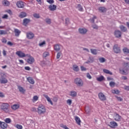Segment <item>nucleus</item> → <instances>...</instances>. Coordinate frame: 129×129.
<instances>
[{
	"mask_svg": "<svg viewBox=\"0 0 129 129\" xmlns=\"http://www.w3.org/2000/svg\"><path fill=\"white\" fill-rule=\"evenodd\" d=\"M113 117L116 121H119L121 119V117L117 113H114Z\"/></svg>",
	"mask_w": 129,
	"mask_h": 129,
	"instance_id": "obj_13",
	"label": "nucleus"
},
{
	"mask_svg": "<svg viewBox=\"0 0 129 129\" xmlns=\"http://www.w3.org/2000/svg\"><path fill=\"white\" fill-rule=\"evenodd\" d=\"M26 56L28 57L26 60L28 64H33L35 62V58L34 57L32 56V55L30 54H26Z\"/></svg>",
	"mask_w": 129,
	"mask_h": 129,
	"instance_id": "obj_5",
	"label": "nucleus"
},
{
	"mask_svg": "<svg viewBox=\"0 0 129 129\" xmlns=\"http://www.w3.org/2000/svg\"><path fill=\"white\" fill-rule=\"evenodd\" d=\"M99 60L100 63H104V62H105L106 61L105 58H104V57H100L99 58Z\"/></svg>",
	"mask_w": 129,
	"mask_h": 129,
	"instance_id": "obj_42",
	"label": "nucleus"
},
{
	"mask_svg": "<svg viewBox=\"0 0 129 129\" xmlns=\"http://www.w3.org/2000/svg\"><path fill=\"white\" fill-rule=\"evenodd\" d=\"M43 96H44V97L46 98L47 101H48V102H49V103H50L51 105H53V102L52 101V100H51V98L49 97V96H48V95L44 94H43Z\"/></svg>",
	"mask_w": 129,
	"mask_h": 129,
	"instance_id": "obj_10",
	"label": "nucleus"
},
{
	"mask_svg": "<svg viewBox=\"0 0 129 129\" xmlns=\"http://www.w3.org/2000/svg\"><path fill=\"white\" fill-rule=\"evenodd\" d=\"M0 127L3 129H6L8 127V124L5 122L0 121Z\"/></svg>",
	"mask_w": 129,
	"mask_h": 129,
	"instance_id": "obj_14",
	"label": "nucleus"
},
{
	"mask_svg": "<svg viewBox=\"0 0 129 129\" xmlns=\"http://www.w3.org/2000/svg\"><path fill=\"white\" fill-rule=\"evenodd\" d=\"M3 4L4 6H5V7H9V5H10V2L8 1V0H4L3 2Z\"/></svg>",
	"mask_w": 129,
	"mask_h": 129,
	"instance_id": "obj_33",
	"label": "nucleus"
},
{
	"mask_svg": "<svg viewBox=\"0 0 129 129\" xmlns=\"http://www.w3.org/2000/svg\"><path fill=\"white\" fill-rule=\"evenodd\" d=\"M8 32L6 30H1V35H7Z\"/></svg>",
	"mask_w": 129,
	"mask_h": 129,
	"instance_id": "obj_48",
	"label": "nucleus"
},
{
	"mask_svg": "<svg viewBox=\"0 0 129 129\" xmlns=\"http://www.w3.org/2000/svg\"><path fill=\"white\" fill-rule=\"evenodd\" d=\"M114 35L115 38H120L121 37V32L119 30H115L114 32Z\"/></svg>",
	"mask_w": 129,
	"mask_h": 129,
	"instance_id": "obj_9",
	"label": "nucleus"
},
{
	"mask_svg": "<svg viewBox=\"0 0 129 129\" xmlns=\"http://www.w3.org/2000/svg\"><path fill=\"white\" fill-rule=\"evenodd\" d=\"M45 22H46V24H51V20L49 18H46L45 19Z\"/></svg>",
	"mask_w": 129,
	"mask_h": 129,
	"instance_id": "obj_46",
	"label": "nucleus"
},
{
	"mask_svg": "<svg viewBox=\"0 0 129 129\" xmlns=\"http://www.w3.org/2000/svg\"><path fill=\"white\" fill-rule=\"evenodd\" d=\"M122 51L124 54H129V49L126 47H124L123 48Z\"/></svg>",
	"mask_w": 129,
	"mask_h": 129,
	"instance_id": "obj_28",
	"label": "nucleus"
},
{
	"mask_svg": "<svg viewBox=\"0 0 129 129\" xmlns=\"http://www.w3.org/2000/svg\"><path fill=\"white\" fill-rule=\"evenodd\" d=\"M2 43H7V39L5 38H3L2 39Z\"/></svg>",
	"mask_w": 129,
	"mask_h": 129,
	"instance_id": "obj_60",
	"label": "nucleus"
},
{
	"mask_svg": "<svg viewBox=\"0 0 129 129\" xmlns=\"http://www.w3.org/2000/svg\"><path fill=\"white\" fill-rule=\"evenodd\" d=\"M25 5L24 4V2H18L17 3V6L18 8H23L24 7Z\"/></svg>",
	"mask_w": 129,
	"mask_h": 129,
	"instance_id": "obj_20",
	"label": "nucleus"
},
{
	"mask_svg": "<svg viewBox=\"0 0 129 129\" xmlns=\"http://www.w3.org/2000/svg\"><path fill=\"white\" fill-rule=\"evenodd\" d=\"M43 57H47V56H49V52H45L44 53H43Z\"/></svg>",
	"mask_w": 129,
	"mask_h": 129,
	"instance_id": "obj_50",
	"label": "nucleus"
},
{
	"mask_svg": "<svg viewBox=\"0 0 129 129\" xmlns=\"http://www.w3.org/2000/svg\"><path fill=\"white\" fill-rule=\"evenodd\" d=\"M33 17L36 18V19H39L40 18V15L35 13L33 15Z\"/></svg>",
	"mask_w": 129,
	"mask_h": 129,
	"instance_id": "obj_47",
	"label": "nucleus"
},
{
	"mask_svg": "<svg viewBox=\"0 0 129 129\" xmlns=\"http://www.w3.org/2000/svg\"><path fill=\"white\" fill-rule=\"evenodd\" d=\"M15 127H16V128L17 129H23V125H21V124H15L14 125Z\"/></svg>",
	"mask_w": 129,
	"mask_h": 129,
	"instance_id": "obj_37",
	"label": "nucleus"
},
{
	"mask_svg": "<svg viewBox=\"0 0 129 129\" xmlns=\"http://www.w3.org/2000/svg\"><path fill=\"white\" fill-rule=\"evenodd\" d=\"M32 100L33 102H36V101H38V100H39V97L37 95H35L33 96Z\"/></svg>",
	"mask_w": 129,
	"mask_h": 129,
	"instance_id": "obj_34",
	"label": "nucleus"
},
{
	"mask_svg": "<svg viewBox=\"0 0 129 129\" xmlns=\"http://www.w3.org/2000/svg\"><path fill=\"white\" fill-rule=\"evenodd\" d=\"M103 71L104 73H105L106 74H109L110 75H112V73L109 71V70H108L103 69Z\"/></svg>",
	"mask_w": 129,
	"mask_h": 129,
	"instance_id": "obj_32",
	"label": "nucleus"
},
{
	"mask_svg": "<svg viewBox=\"0 0 129 129\" xmlns=\"http://www.w3.org/2000/svg\"><path fill=\"white\" fill-rule=\"evenodd\" d=\"M109 85L110 86H111V87H114V86L115 85V83L113 82H111L109 83Z\"/></svg>",
	"mask_w": 129,
	"mask_h": 129,
	"instance_id": "obj_49",
	"label": "nucleus"
},
{
	"mask_svg": "<svg viewBox=\"0 0 129 129\" xmlns=\"http://www.w3.org/2000/svg\"><path fill=\"white\" fill-rule=\"evenodd\" d=\"M18 89L20 92H21V93H25V92L26 91V90L24 89L23 87H22L20 86H18Z\"/></svg>",
	"mask_w": 129,
	"mask_h": 129,
	"instance_id": "obj_31",
	"label": "nucleus"
},
{
	"mask_svg": "<svg viewBox=\"0 0 129 129\" xmlns=\"http://www.w3.org/2000/svg\"><path fill=\"white\" fill-rule=\"evenodd\" d=\"M87 29L86 28H79V32L80 34H82V35H85V34H86L87 33Z\"/></svg>",
	"mask_w": 129,
	"mask_h": 129,
	"instance_id": "obj_12",
	"label": "nucleus"
},
{
	"mask_svg": "<svg viewBox=\"0 0 129 129\" xmlns=\"http://www.w3.org/2000/svg\"><path fill=\"white\" fill-rule=\"evenodd\" d=\"M73 70L76 72H78V71H79V67L76 64H74L73 66Z\"/></svg>",
	"mask_w": 129,
	"mask_h": 129,
	"instance_id": "obj_29",
	"label": "nucleus"
},
{
	"mask_svg": "<svg viewBox=\"0 0 129 129\" xmlns=\"http://www.w3.org/2000/svg\"><path fill=\"white\" fill-rule=\"evenodd\" d=\"M81 70L82 71H86V69L84 67L81 66Z\"/></svg>",
	"mask_w": 129,
	"mask_h": 129,
	"instance_id": "obj_55",
	"label": "nucleus"
},
{
	"mask_svg": "<svg viewBox=\"0 0 129 129\" xmlns=\"http://www.w3.org/2000/svg\"><path fill=\"white\" fill-rule=\"evenodd\" d=\"M15 36L16 37H19L20 36V34H21V31L18 29H15L14 30Z\"/></svg>",
	"mask_w": 129,
	"mask_h": 129,
	"instance_id": "obj_26",
	"label": "nucleus"
},
{
	"mask_svg": "<svg viewBox=\"0 0 129 129\" xmlns=\"http://www.w3.org/2000/svg\"><path fill=\"white\" fill-rule=\"evenodd\" d=\"M98 10L100 13L106 12V8L105 7H99Z\"/></svg>",
	"mask_w": 129,
	"mask_h": 129,
	"instance_id": "obj_22",
	"label": "nucleus"
},
{
	"mask_svg": "<svg viewBox=\"0 0 129 129\" xmlns=\"http://www.w3.org/2000/svg\"><path fill=\"white\" fill-rule=\"evenodd\" d=\"M76 9H77L80 12H83V7H82L80 4L77 5Z\"/></svg>",
	"mask_w": 129,
	"mask_h": 129,
	"instance_id": "obj_25",
	"label": "nucleus"
},
{
	"mask_svg": "<svg viewBox=\"0 0 129 129\" xmlns=\"http://www.w3.org/2000/svg\"><path fill=\"white\" fill-rule=\"evenodd\" d=\"M109 126H110L112 128H114L116 126H117V123L115 121H111L110 122Z\"/></svg>",
	"mask_w": 129,
	"mask_h": 129,
	"instance_id": "obj_15",
	"label": "nucleus"
},
{
	"mask_svg": "<svg viewBox=\"0 0 129 129\" xmlns=\"http://www.w3.org/2000/svg\"><path fill=\"white\" fill-rule=\"evenodd\" d=\"M5 97V95L4 94V93L0 92V97Z\"/></svg>",
	"mask_w": 129,
	"mask_h": 129,
	"instance_id": "obj_64",
	"label": "nucleus"
},
{
	"mask_svg": "<svg viewBox=\"0 0 129 129\" xmlns=\"http://www.w3.org/2000/svg\"><path fill=\"white\" fill-rule=\"evenodd\" d=\"M85 111L86 113L88 114L89 112H90V108H89V107H86L85 108Z\"/></svg>",
	"mask_w": 129,
	"mask_h": 129,
	"instance_id": "obj_43",
	"label": "nucleus"
},
{
	"mask_svg": "<svg viewBox=\"0 0 129 129\" xmlns=\"http://www.w3.org/2000/svg\"><path fill=\"white\" fill-rule=\"evenodd\" d=\"M74 83L78 87H82V86L84 85V83H83V81L82 80V79L79 78H77L74 80Z\"/></svg>",
	"mask_w": 129,
	"mask_h": 129,
	"instance_id": "obj_3",
	"label": "nucleus"
},
{
	"mask_svg": "<svg viewBox=\"0 0 129 129\" xmlns=\"http://www.w3.org/2000/svg\"><path fill=\"white\" fill-rule=\"evenodd\" d=\"M111 92L113 94H119V91H118V90H112Z\"/></svg>",
	"mask_w": 129,
	"mask_h": 129,
	"instance_id": "obj_41",
	"label": "nucleus"
},
{
	"mask_svg": "<svg viewBox=\"0 0 129 129\" xmlns=\"http://www.w3.org/2000/svg\"><path fill=\"white\" fill-rule=\"evenodd\" d=\"M119 72L121 74H123V75H127L128 74V69L127 67H124L123 68H121L119 69Z\"/></svg>",
	"mask_w": 129,
	"mask_h": 129,
	"instance_id": "obj_4",
	"label": "nucleus"
},
{
	"mask_svg": "<svg viewBox=\"0 0 129 129\" xmlns=\"http://www.w3.org/2000/svg\"><path fill=\"white\" fill-rule=\"evenodd\" d=\"M20 18H23L27 17V13L25 12H21L19 15Z\"/></svg>",
	"mask_w": 129,
	"mask_h": 129,
	"instance_id": "obj_35",
	"label": "nucleus"
},
{
	"mask_svg": "<svg viewBox=\"0 0 129 129\" xmlns=\"http://www.w3.org/2000/svg\"><path fill=\"white\" fill-rule=\"evenodd\" d=\"M60 48H61V45L59 44H55L54 46V50H55V51H56V52L60 51Z\"/></svg>",
	"mask_w": 129,
	"mask_h": 129,
	"instance_id": "obj_21",
	"label": "nucleus"
},
{
	"mask_svg": "<svg viewBox=\"0 0 129 129\" xmlns=\"http://www.w3.org/2000/svg\"><path fill=\"white\" fill-rule=\"evenodd\" d=\"M45 45H46L45 41H40L39 43V47H44Z\"/></svg>",
	"mask_w": 129,
	"mask_h": 129,
	"instance_id": "obj_36",
	"label": "nucleus"
},
{
	"mask_svg": "<svg viewBox=\"0 0 129 129\" xmlns=\"http://www.w3.org/2000/svg\"><path fill=\"white\" fill-rule=\"evenodd\" d=\"M37 113L40 115L46 113V107H45V106L42 104L39 105L37 108Z\"/></svg>",
	"mask_w": 129,
	"mask_h": 129,
	"instance_id": "obj_2",
	"label": "nucleus"
},
{
	"mask_svg": "<svg viewBox=\"0 0 129 129\" xmlns=\"http://www.w3.org/2000/svg\"><path fill=\"white\" fill-rule=\"evenodd\" d=\"M16 54L18 56V57H20V58H24L27 56V55H26L25 53L22 52V51H18L16 52Z\"/></svg>",
	"mask_w": 129,
	"mask_h": 129,
	"instance_id": "obj_8",
	"label": "nucleus"
},
{
	"mask_svg": "<svg viewBox=\"0 0 129 129\" xmlns=\"http://www.w3.org/2000/svg\"><path fill=\"white\" fill-rule=\"evenodd\" d=\"M116 98L117 99V100H118V101H122V98L120 97L116 96Z\"/></svg>",
	"mask_w": 129,
	"mask_h": 129,
	"instance_id": "obj_56",
	"label": "nucleus"
},
{
	"mask_svg": "<svg viewBox=\"0 0 129 129\" xmlns=\"http://www.w3.org/2000/svg\"><path fill=\"white\" fill-rule=\"evenodd\" d=\"M96 80L99 81V82H101V81L104 80V77H103V76H100V77H97Z\"/></svg>",
	"mask_w": 129,
	"mask_h": 129,
	"instance_id": "obj_27",
	"label": "nucleus"
},
{
	"mask_svg": "<svg viewBox=\"0 0 129 129\" xmlns=\"http://www.w3.org/2000/svg\"><path fill=\"white\" fill-rule=\"evenodd\" d=\"M98 97L101 101H105V100H106V97L102 93H99L98 94Z\"/></svg>",
	"mask_w": 129,
	"mask_h": 129,
	"instance_id": "obj_7",
	"label": "nucleus"
},
{
	"mask_svg": "<svg viewBox=\"0 0 129 129\" xmlns=\"http://www.w3.org/2000/svg\"><path fill=\"white\" fill-rule=\"evenodd\" d=\"M25 70H27L28 71H30V70H31V68H30V67H25Z\"/></svg>",
	"mask_w": 129,
	"mask_h": 129,
	"instance_id": "obj_59",
	"label": "nucleus"
},
{
	"mask_svg": "<svg viewBox=\"0 0 129 129\" xmlns=\"http://www.w3.org/2000/svg\"><path fill=\"white\" fill-rule=\"evenodd\" d=\"M31 22V20L29 19L25 18L23 20V25L27 26V25Z\"/></svg>",
	"mask_w": 129,
	"mask_h": 129,
	"instance_id": "obj_19",
	"label": "nucleus"
},
{
	"mask_svg": "<svg viewBox=\"0 0 129 129\" xmlns=\"http://www.w3.org/2000/svg\"><path fill=\"white\" fill-rule=\"evenodd\" d=\"M70 95L71 97H75L77 96V92L75 91H72L70 92Z\"/></svg>",
	"mask_w": 129,
	"mask_h": 129,
	"instance_id": "obj_23",
	"label": "nucleus"
},
{
	"mask_svg": "<svg viewBox=\"0 0 129 129\" xmlns=\"http://www.w3.org/2000/svg\"><path fill=\"white\" fill-rule=\"evenodd\" d=\"M113 50L114 52V53H116V54H118V53H120V47L118 46V45L116 44L114 45L113 48Z\"/></svg>",
	"mask_w": 129,
	"mask_h": 129,
	"instance_id": "obj_6",
	"label": "nucleus"
},
{
	"mask_svg": "<svg viewBox=\"0 0 129 129\" xmlns=\"http://www.w3.org/2000/svg\"><path fill=\"white\" fill-rule=\"evenodd\" d=\"M0 82L3 84H5L6 83H8V80H7L5 77H2L0 78Z\"/></svg>",
	"mask_w": 129,
	"mask_h": 129,
	"instance_id": "obj_17",
	"label": "nucleus"
},
{
	"mask_svg": "<svg viewBox=\"0 0 129 129\" xmlns=\"http://www.w3.org/2000/svg\"><path fill=\"white\" fill-rule=\"evenodd\" d=\"M92 28H93V29H98V27L96 25H93Z\"/></svg>",
	"mask_w": 129,
	"mask_h": 129,
	"instance_id": "obj_62",
	"label": "nucleus"
},
{
	"mask_svg": "<svg viewBox=\"0 0 129 129\" xmlns=\"http://www.w3.org/2000/svg\"><path fill=\"white\" fill-rule=\"evenodd\" d=\"M20 107V105L19 104H14L11 106V108L13 109V110H17V109H19Z\"/></svg>",
	"mask_w": 129,
	"mask_h": 129,
	"instance_id": "obj_24",
	"label": "nucleus"
},
{
	"mask_svg": "<svg viewBox=\"0 0 129 129\" xmlns=\"http://www.w3.org/2000/svg\"><path fill=\"white\" fill-rule=\"evenodd\" d=\"M27 80L30 83V84H35V81L33 79V78L29 77L27 78Z\"/></svg>",
	"mask_w": 129,
	"mask_h": 129,
	"instance_id": "obj_18",
	"label": "nucleus"
},
{
	"mask_svg": "<svg viewBox=\"0 0 129 129\" xmlns=\"http://www.w3.org/2000/svg\"><path fill=\"white\" fill-rule=\"evenodd\" d=\"M75 120H76V122H77V123L79 125H80V123L81 122V120H80V118H79V117H78V116H76L75 117Z\"/></svg>",
	"mask_w": 129,
	"mask_h": 129,
	"instance_id": "obj_30",
	"label": "nucleus"
},
{
	"mask_svg": "<svg viewBox=\"0 0 129 129\" xmlns=\"http://www.w3.org/2000/svg\"><path fill=\"white\" fill-rule=\"evenodd\" d=\"M53 101H54V102H57V101H58V97L56 96L54 97L53 98Z\"/></svg>",
	"mask_w": 129,
	"mask_h": 129,
	"instance_id": "obj_51",
	"label": "nucleus"
},
{
	"mask_svg": "<svg viewBox=\"0 0 129 129\" xmlns=\"http://www.w3.org/2000/svg\"><path fill=\"white\" fill-rule=\"evenodd\" d=\"M61 56V53L60 52H58L56 55V58L57 59H59Z\"/></svg>",
	"mask_w": 129,
	"mask_h": 129,
	"instance_id": "obj_57",
	"label": "nucleus"
},
{
	"mask_svg": "<svg viewBox=\"0 0 129 129\" xmlns=\"http://www.w3.org/2000/svg\"><path fill=\"white\" fill-rule=\"evenodd\" d=\"M8 18L9 16H8V15L7 14L3 15V16L2 17V19H8Z\"/></svg>",
	"mask_w": 129,
	"mask_h": 129,
	"instance_id": "obj_54",
	"label": "nucleus"
},
{
	"mask_svg": "<svg viewBox=\"0 0 129 129\" xmlns=\"http://www.w3.org/2000/svg\"><path fill=\"white\" fill-rule=\"evenodd\" d=\"M95 19H96V16H94L93 18L92 19H90L91 23H94V20H95Z\"/></svg>",
	"mask_w": 129,
	"mask_h": 129,
	"instance_id": "obj_53",
	"label": "nucleus"
},
{
	"mask_svg": "<svg viewBox=\"0 0 129 129\" xmlns=\"http://www.w3.org/2000/svg\"><path fill=\"white\" fill-rule=\"evenodd\" d=\"M5 13H8L10 16H12L13 15V12H12V11L11 10H6Z\"/></svg>",
	"mask_w": 129,
	"mask_h": 129,
	"instance_id": "obj_45",
	"label": "nucleus"
},
{
	"mask_svg": "<svg viewBox=\"0 0 129 129\" xmlns=\"http://www.w3.org/2000/svg\"><path fill=\"white\" fill-rule=\"evenodd\" d=\"M125 90H129V86H125L124 87Z\"/></svg>",
	"mask_w": 129,
	"mask_h": 129,
	"instance_id": "obj_63",
	"label": "nucleus"
},
{
	"mask_svg": "<svg viewBox=\"0 0 129 129\" xmlns=\"http://www.w3.org/2000/svg\"><path fill=\"white\" fill-rule=\"evenodd\" d=\"M36 2H37L40 6L42 5V0H36Z\"/></svg>",
	"mask_w": 129,
	"mask_h": 129,
	"instance_id": "obj_61",
	"label": "nucleus"
},
{
	"mask_svg": "<svg viewBox=\"0 0 129 129\" xmlns=\"http://www.w3.org/2000/svg\"><path fill=\"white\" fill-rule=\"evenodd\" d=\"M48 9L50 11L54 12V11H56V9H57V6L55 5H51L48 7Z\"/></svg>",
	"mask_w": 129,
	"mask_h": 129,
	"instance_id": "obj_16",
	"label": "nucleus"
},
{
	"mask_svg": "<svg viewBox=\"0 0 129 129\" xmlns=\"http://www.w3.org/2000/svg\"><path fill=\"white\" fill-rule=\"evenodd\" d=\"M1 109L6 113H10V105L7 103H2Z\"/></svg>",
	"mask_w": 129,
	"mask_h": 129,
	"instance_id": "obj_1",
	"label": "nucleus"
},
{
	"mask_svg": "<svg viewBox=\"0 0 129 129\" xmlns=\"http://www.w3.org/2000/svg\"><path fill=\"white\" fill-rule=\"evenodd\" d=\"M67 103L68 104V105H71L72 104V100L71 99H68L67 100Z\"/></svg>",
	"mask_w": 129,
	"mask_h": 129,
	"instance_id": "obj_44",
	"label": "nucleus"
},
{
	"mask_svg": "<svg viewBox=\"0 0 129 129\" xmlns=\"http://www.w3.org/2000/svg\"><path fill=\"white\" fill-rule=\"evenodd\" d=\"M47 3H48V4H53L54 3V0H48L47 1Z\"/></svg>",
	"mask_w": 129,
	"mask_h": 129,
	"instance_id": "obj_58",
	"label": "nucleus"
},
{
	"mask_svg": "<svg viewBox=\"0 0 129 129\" xmlns=\"http://www.w3.org/2000/svg\"><path fill=\"white\" fill-rule=\"evenodd\" d=\"M91 52L93 55H96L97 54V50L95 49H91Z\"/></svg>",
	"mask_w": 129,
	"mask_h": 129,
	"instance_id": "obj_39",
	"label": "nucleus"
},
{
	"mask_svg": "<svg viewBox=\"0 0 129 129\" xmlns=\"http://www.w3.org/2000/svg\"><path fill=\"white\" fill-rule=\"evenodd\" d=\"M120 29L122 32H126V28L122 25L120 26Z\"/></svg>",
	"mask_w": 129,
	"mask_h": 129,
	"instance_id": "obj_40",
	"label": "nucleus"
},
{
	"mask_svg": "<svg viewBox=\"0 0 129 129\" xmlns=\"http://www.w3.org/2000/svg\"><path fill=\"white\" fill-rule=\"evenodd\" d=\"M86 76L87 78H88V79H91V78H92V77H91V75H90L89 73H87Z\"/></svg>",
	"mask_w": 129,
	"mask_h": 129,
	"instance_id": "obj_52",
	"label": "nucleus"
},
{
	"mask_svg": "<svg viewBox=\"0 0 129 129\" xmlns=\"http://www.w3.org/2000/svg\"><path fill=\"white\" fill-rule=\"evenodd\" d=\"M4 121H5L6 123H11V122H12V120L10 118H7L5 119Z\"/></svg>",
	"mask_w": 129,
	"mask_h": 129,
	"instance_id": "obj_38",
	"label": "nucleus"
},
{
	"mask_svg": "<svg viewBox=\"0 0 129 129\" xmlns=\"http://www.w3.org/2000/svg\"><path fill=\"white\" fill-rule=\"evenodd\" d=\"M26 37L27 39L31 40L35 37V35L33 34V32H29L26 33Z\"/></svg>",
	"mask_w": 129,
	"mask_h": 129,
	"instance_id": "obj_11",
	"label": "nucleus"
}]
</instances>
